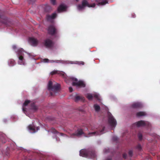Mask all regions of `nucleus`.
<instances>
[{
	"mask_svg": "<svg viewBox=\"0 0 160 160\" xmlns=\"http://www.w3.org/2000/svg\"><path fill=\"white\" fill-rule=\"evenodd\" d=\"M8 64L10 66H12L14 64V61L13 60H10L8 61Z\"/></svg>",
	"mask_w": 160,
	"mask_h": 160,
	"instance_id": "obj_23",
	"label": "nucleus"
},
{
	"mask_svg": "<svg viewBox=\"0 0 160 160\" xmlns=\"http://www.w3.org/2000/svg\"><path fill=\"white\" fill-rule=\"evenodd\" d=\"M48 32L51 34H54L56 32V29L53 26H50L48 29Z\"/></svg>",
	"mask_w": 160,
	"mask_h": 160,
	"instance_id": "obj_15",
	"label": "nucleus"
},
{
	"mask_svg": "<svg viewBox=\"0 0 160 160\" xmlns=\"http://www.w3.org/2000/svg\"><path fill=\"white\" fill-rule=\"evenodd\" d=\"M146 115V113L144 112H139L137 113V115L138 116H142Z\"/></svg>",
	"mask_w": 160,
	"mask_h": 160,
	"instance_id": "obj_22",
	"label": "nucleus"
},
{
	"mask_svg": "<svg viewBox=\"0 0 160 160\" xmlns=\"http://www.w3.org/2000/svg\"><path fill=\"white\" fill-rule=\"evenodd\" d=\"M136 126L138 127H140L144 126L145 125H148L149 123L147 122H145L144 121H140L136 123Z\"/></svg>",
	"mask_w": 160,
	"mask_h": 160,
	"instance_id": "obj_13",
	"label": "nucleus"
},
{
	"mask_svg": "<svg viewBox=\"0 0 160 160\" xmlns=\"http://www.w3.org/2000/svg\"><path fill=\"white\" fill-rule=\"evenodd\" d=\"M28 128L30 132L32 133L35 132L39 129L38 127L35 128L33 125H29Z\"/></svg>",
	"mask_w": 160,
	"mask_h": 160,
	"instance_id": "obj_8",
	"label": "nucleus"
},
{
	"mask_svg": "<svg viewBox=\"0 0 160 160\" xmlns=\"http://www.w3.org/2000/svg\"><path fill=\"white\" fill-rule=\"evenodd\" d=\"M12 48H13V49L15 50V51L16 52H17L16 51V48H17V47L15 45H13L12 46Z\"/></svg>",
	"mask_w": 160,
	"mask_h": 160,
	"instance_id": "obj_26",
	"label": "nucleus"
},
{
	"mask_svg": "<svg viewBox=\"0 0 160 160\" xmlns=\"http://www.w3.org/2000/svg\"><path fill=\"white\" fill-rule=\"evenodd\" d=\"M93 96L95 97V98H96L97 99L99 100V95L97 93H94L93 95L92 94H90V93H88L86 95V97H87V98L89 100H92Z\"/></svg>",
	"mask_w": 160,
	"mask_h": 160,
	"instance_id": "obj_7",
	"label": "nucleus"
},
{
	"mask_svg": "<svg viewBox=\"0 0 160 160\" xmlns=\"http://www.w3.org/2000/svg\"><path fill=\"white\" fill-rule=\"evenodd\" d=\"M56 17V14L55 13H53L51 15L47 16V18L48 20L49 21L52 19Z\"/></svg>",
	"mask_w": 160,
	"mask_h": 160,
	"instance_id": "obj_16",
	"label": "nucleus"
},
{
	"mask_svg": "<svg viewBox=\"0 0 160 160\" xmlns=\"http://www.w3.org/2000/svg\"><path fill=\"white\" fill-rule=\"evenodd\" d=\"M28 41L29 43L32 46H36L38 43V40L33 38H29Z\"/></svg>",
	"mask_w": 160,
	"mask_h": 160,
	"instance_id": "obj_9",
	"label": "nucleus"
},
{
	"mask_svg": "<svg viewBox=\"0 0 160 160\" xmlns=\"http://www.w3.org/2000/svg\"><path fill=\"white\" fill-rule=\"evenodd\" d=\"M44 45L47 47H49L52 45V43L50 39H47L44 41Z\"/></svg>",
	"mask_w": 160,
	"mask_h": 160,
	"instance_id": "obj_14",
	"label": "nucleus"
},
{
	"mask_svg": "<svg viewBox=\"0 0 160 160\" xmlns=\"http://www.w3.org/2000/svg\"><path fill=\"white\" fill-rule=\"evenodd\" d=\"M49 60L47 59H45L43 60V62H49Z\"/></svg>",
	"mask_w": 160,
	"mask_h": 160,
	"instance_id": "obj_27",
	"label": "nucleus"
},
{
	"mask_svg": "<svg viewBox=\"0 0 160 160\" xmlns=\"http://www.w3.org/2000/svg\"><path fill=\"white\" fill-rule=\"evenodd\" d=\"M80 156L85 157L93 158L95 157V153L93 152H88L86 149H82L80 151Z\"/></svg>",
	"mask_w": 160,
	"mask_h": 160,
	"instance_id": "obj_3",
	"label": "nucleus"
},
{
	"mask_svg": "<svg viewBox=\"0 0 160 160\" xmlns=\"http://www.w3.org/2000/svg\"><path fill=\"white\" fill-rule=\"evenodd\" d=\"M62 135V133H58V132H57V135L58 136H60V135Z\"/></svg>",
	"mask_w": 160,
	"mask_h": 160,
	"instance_id": "obj_33",
	"label": "nucleus"
},
{
	"mask_svg": "<svg viewBox=\"0 0 160 160\" xmlns=\"http://www.w3.org/2000/svg\"><path fill=\"white\" fill-rule=\"evenodd\" d=\"M129 154L130 155H131L132 154V152L131 151H130L129 152Z\"/></svg>",
	"mask_w": 160,
	"mask_h": 160,
	"instance_id": "obj_35",
	"label": "nucleus"
},
{
	"mask_svg": "<svg viewBox=\"0 0 160 160\" xmlns=\"http://www.w3.org/2000/svg\"><path fill=\"white\" fill-rule=\"evenodd\" d=\"M98 5H104L108 3L107 0H97Z\"/></svg>",
	"mask_w": 160,
	"mask_h": 160,
	"instance_id": "obj_17",
	"label": "nucleus"
},
{
	"mask_svg": "<svg viewBox=\"0 0 160 160\" xmlns=\"http://www.w3.org/2000/svg\"><path fill=\"white\" fill-rule=\"evenodd\" d=\"M94 107L95 110L96 112H98L99 111L100 109V107L97 104H95L94 106Z\"/></svg>",
	"mask_w": 160,
	"mask_h": 160,
	"instance_id": "obj_21",
	"label": "nucleus"
},
{
	"mask_svg": "<svg viewBox=\"0 0 160 160\" xmlns=\"http://www.w3.org/2000/svg\"><path fill=\"white\" fill-rule=\"evenodd\" d=\"M138 137L140 139H142V135L140 134H139L138 135Z\"/></svg>",
	"mask_w": 160,
	"mask_h": 160,
	"instance_id": "obj_30",
	"label": "nucleus"
},
{
	"mask_svg": "<svg viewBox=\"0 0 160 160\" xmlns=\"http://www.w3.org/2000/svg\"><path fill=\"white\" fill-rule=\"evenodd\" d=\"M83 133V132L82 129L78 130L75 133H73L71 135V137L74 138L75 136H79Z\"/></svg>",
	"mask_w": 160,
	"mask_h": 160,
	"instance_id": "obj_10",
	"label": "nucleus"
},
{
	"mask_svg": "<svg viewBox=\"0 0 160 160\" xmlns=\"http://www.w3.org/2000/svg\"><path fill=\"white\" fill-rule=\"evenodd\" d=\"M60 85L55 82L49 81L48 84V89L50 91L52 95H53V92L55 93L59 90Z\"/></svg>",
	"mask_w": 160,
	"mask_h": 160,
	"instance_id": "obj_1",
	"label": "nucleus"
},
{
	"mask_svg": "<svg viewBox=\"0 0 160 160\" xmlns=\"http://www.w3.org/2000/svg\"><path fill=\"white\" fill-rule=\"evenodd\" d=\"M142 106L141 104L139 102H135L133 103L132 107L133 108H138L141 107Z\"/></svg>",
	"mask_w": 160,
	"mask_h": 160,
	"instance_id": "obj_18",
	"label": "nucleus"
},
{
	"mask_svg": "<svg viewBox=\"0 0 160 160\" xmlns=\"http://www.w3.org/2000/svg\"><path fill=\"white\" fill-rule=\"evenodd\" d=\"M81 97L80 96H77L75 98V101H77L81 99Z\"/></svg>",
	"mask_w": 160,
	"mask_h": 160,
	"instance_id": "obj_25",
	"label": "nucleus"
},
{
	"mask_svg": "<svg viewBox=\"0 0 160 160\" xmlns=\"http://www.w3.org/2000/svg\"><path fill=\"white\" fill-rule=\"evenodd\" d=\"M55 62L57 63H59V62H61L60 61H59L58 60H56L55 61H51L50 62Z\"/></svg>",
	"mask_w": 160,
	"mask_h": 160,
	"instance_id": "obj_31",
	"label": "nucleus"
},
{
	"mask_svg": "<svg viewBox=\"0 0 160 160\" xmlns=\"http://www.w3.org/2000/svg\"><path fill=\"white\" fill-rule=\"evenodd\" d=\"M95 6V3L92 4H89L88 3L87 1L85 0H83L81 5H79L77 6V8L78 10L80 11L83 10L87 6L88 7H92L94 8Z\"/></svg>",
	"mask_w": 160,
	"mask_h": 160,
	"instance_id": "obj_4",
	"label": "nucleus"
},
{
	"mask_svg": "<svg viewBox=\"0 0 160 160\" xmlns=\"http://www.w3.org/2000/svg\"><path fill=\"white\" fill-rule=\"evenodd\" d=\"M25 52L22 48L18 49L17 51V54L19 58L18 63L20 65H24L25 62L23 56Z\"/></svg>",
	"mask_w": 160,
	"mask_h": 160,
	"instance_id": "obj_2",
	"label": "nucleus"
},
{
	"mask_svg": "<svg viewBox=\"0 0 160 160\" xmlns=\"http://www.w3.org/2000/svg\"><path fill=\"white\" fill-rule=\"evenodd\" d=\"M56 0H50L51 2L53 4H54L55 3V2Z\"/></svg>",
	"mask_w": 160,
	"mask_h": 160,
	"instance_id": "obj_28",
	"label": "nucleus"
},
{
	"mask_svg": "<svg viewBox=\"0 0 160 160\" xmlns=\"http://www.w3.org/2000/svg\"><path fill=\"white\" fill-rule=\"evenodd\" d=\"M69 91L70 92H72V89L71 87H70L69 88Z\"/></svg>",
	"mask_w": 160,
	"mask_h": 160,
	"instance_id": "obj_32",
	"label": "nucleus"
},
{
	"mask_svg": "<svg viewBox=\"0 0 160 160\" xmlns=\"http://www.w3.org/2000/svg\"><path fill=\"white\" fill-rule=\"evenodd\" d=\"M123 157L124 158H125L126 157V154H123Z\"/></svg>",
	"mask_w": 160,
	"mask_h": 160,
	"instance_id": "obj_36",
	"label": "nucleus"
},
{
	"mask_svg": "<svg viewBox=\"0 0 160 160\" xmlns=\"http://www.w3.org/2000/svg\"><path fill=\"white\" fill-rule=\"evenodd\" d=\"M104 130V128H103L102 130L100 132V133H99L98 132H94L89 133H88V136H87L86 137H89L90 136H96L98 135H99L103 133V131Z\"/></svg>",
	"mask_w": 160,
	"mask_h": 160,
	"instance_id": "obj_11",
	"label": "nucleus"
},
{
	"mask_svg": "<svg viewBox=\"0 0 160 160\" xmlns=\"http://www.w3.org/2000/svg\"><path fill=\"white\" fill-rule=\"evenodd\" d=\"M72 80L73 86H76L77 87H84L85 86V84L82 81H78L77 78L72 77L71 78Z\"/></svg>",
	"mask_w": 160,
	"mask_h": 160,
	"instance_id": "obj_5",
	"label": "nucleus"
},
{
	"mask_svg": "<svg viewBox=\"0 0 160 160\" xmlns=\"http://www.w3.org/2000/svg\"><path fill=\"white\" fill-rule=\"evenodd\" d=\"M107 160H111L110 159H107Z\"/></svg>",
	"mask_w": 160,
	"mask_h": 160,
	"instance_id": "obj_37",
	"label": "nucleus"
},
{
	"mask_svg": "<svg viewBox=\"0 0 160 160\" xmlns=\"http://www.w3.org/2000/svg\"><path fill=\"white\" fill-rule=\"evenodd\" d=\"M58 71L57 70H54L53 71L51 72L50 74L52 75H53L55 74L58 73Z\"/></svg>",
	"mask_w": 160,
	"mask_h": 160,
	"instance_id": "obj_24",
	"label": "nucleus"
},
{
	"mask_svg": "<svg viewBox=\"0 0 160 160\" xmlns=\"http://www.w3.org/2000/svg\"><path fill=\"white\" fill-rule=\"evenodd\" d=\"M77 1H78V0H76Z\"/></svg>",
	"mask_w": 160,
	"mask_h": 160,
	"instance_id": "obj_38",
	"label": "nucleus"
},
{
	"mask_svg": "<svg viewBox=\"0 0 160 160\" xmlns=\"http://www.w3.org/2000/svg\"><path fill=\"white\" fill-rule=\"evenodd\" d=\"M138 149L139 150H140L141 149V146L140 145H138Z\"/></svg>",
	"mask_w": 160,
	"mask_h": 160,
	"instance_id": "obj_34",
	"label": "nucleus"
},
{
	"mask_svg": "<svg viewBox=\"0 0 160 160\" xmlns=\"http://www.w3.org/2000/svg\"><path fill=\"white\" fill-rule=\"evenodd\" d=\"M108 115V121L109 123L112 126H115L117 124L116 120L111 115L109 114Z\"/></svg>",
	"mask_w": 160,
	"mask_h": 160,
	"instance_id": "obj_6",
	"label": "nucleus"
},
{
	"mask_svg": "<svg viewBox=\"0 0 160 160\" xmlns=\"http://www.w3.org/2000/svg\"><path fill=\"white\" fill-rule=\"evenodd\" d=\"M52 132L54 133H56V132H57L56 130L54 128L52 129Z\"/></svg>",
	"mask_w": 160,
	"mask_h": 160,
	"instance_id": "obj_29",
	"label": "nucleus"
},
{
	"mask_svg": "<svg viewBox=\"0 0 160 160\" xmlns=\"http://www.w3.org/2000/svg\"><path fill=\"white\" fill-rule=\"evenodd\" d=\"M67 7L64 4H61L58 8V11L59 12H61L65 11L66 10Z\"/></svg>",
	"mask_w": 160,
	"mask_h": 160,
	"instance_id": "obj_12",
	"label": "nucleus"
},
{
	"mask_svg": "<svg viewBox=\"0 0 160 160\" xmlns=\"http://www.w3.org/2000/svg\"><path fill=\"white\" fill-rule=\"evenodd\" d=\"M30 102V101L28 100H27L25 101L24 103H23V105L22 106V110L24 112L25 111V108L24 107L27 105L28 103H29Z\"/></svg>",
	"mask_w": 160,
	"mask_h": 160,
	"instance_id": "obj_19",
	"label": "nucleus"
},
{
	"mask_svg": "<svg viewBox=\"0 0 160 160\" xmlns=\"http://www.w3.org/2000/svg\"><path fill=\"white\" fill-rule=\"evenodd\" d=\"M70 63L72 64H82L83 65L84 64V63L83 62H78L76 61L75 62H70L69 63Z\"/></svg>",
	"mask_w": 160,
	"mask_h": 160,
	"instance_id": "obj_20",
	"label": "nucleus"
}]
</instances>
